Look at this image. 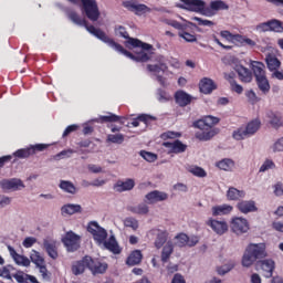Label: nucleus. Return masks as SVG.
I'll use <instances>...</instances> for the list:
<instances>
[{"instance_id": "obj_1", "label": "nucleus", "mask_w": 283, "mask_h": 283, "mask_svg": "<svg viewBox=\"0 0 283 283\" xmlns=\"http://www.w3.org/2000/svg\"><path fill=\"white\" fill-rule=\"evenodd\" d=\"M69 19H71V21H73V23H75L76 25H85L90 34H93V36H96L101 41H104V43H108V45L113 48V50H115L116 52H119V54H124V56H126L127 59H130L132 61H135V63H147V61L151 59V54L145 52V50L147 49L142 48V50L139 52H136V54L125 50L123 45L114 42V40H109V38L105 35V32L101 31L99 29H96L94 25L88 27L87 22L81 19L78 14H76V12L74 11H71L69 13Z\"/></svg>"}, {"instance_id": "obj_2", "label": "nucleus", "mask_w": 283, "mask_h": 283, "mask_svg": "<svg viewBox=\"0 0 283 283\" xmlns=\"http://www.w3.org/2000/svg\"><path fill=\"white\" fill-rule=\"evenodd\" d=\"M181 3H176V8L188 10V12H197L203 17H216L220 10H229V4L222 0H212L207 7L205 0H180Z\"/></svg>"}, {"instance_id": "obj_3", "label": "nucleus", "mask_w": 283, "mask_h": 283, "mask_svg": "<svg viewBox=\"0 0 283 283\" xmlns=\"http://www.w3.org/2000/svg\"><path fill=\"white\" fill-rule=\"evenodd\" d=\"M87 231L93 237V240L97 242V244H102L104 249H107L108 251H111V253H114L115 255H118L120 253V247H118V242H116V239L114 237H111L107 240V230L98 226V222H90Z\"/></svg>"}, {"instance_id": "obj_4", "label": "nucleus", "mask_w": 283, "mask_h": 283, "mask_svg": "<svg viewBox=\"0 0 283 283\" xmlns=\"http://www.w3.org/2000/svg\"><path fill=\"white\" fill-rule=\"evenodd\" d=\"M268 255L266 243H249L243 252L241 264L244 269H251L258 260H264Z\"/></svg>"}, {"instance_id": "obj_5", "label": "nucleus", "mask_w": 283, "mask_h": 283, "mask_svg": "<svg viewBox=\"0 0 283 283\" xmlns=\"http://www.w3.org/2000/svg\"><path fill=\"white\" fill-rule=\"evenodd\" d=\"M220 119L218 117H213L211 115L206 116L203 119H199L195 123V127L200 129V132L196 133V138L198 140H211L216 134H218V129L213 128L214 125H218Z\"/></svg>"}, {"instance_id": "obj_6", "label": "nucleus", "mask_w": 283, "mask_h": 283, "mask_svg": "<svg viewBox=\"0 0 283 283\" xmlns=\"http://www.w3.org/2000/svg\"><path fill=\"white\" fill-rule=\"evenodd\" d=\"M262 126V122L260 119H253L247 124V126L240 127L239 129L233 132L234 140H244V138H251L254 134H258L260 127Z\"/></svg>"}, {"instance_id": "obj_7", "label": "nucleus", "mask_w": 283, "mask_h": 283, "mask_svg": "<svg viewBox=\"0 0 283 283\" xmlns=\"http://www.w3.org/2000/svg\"><path fill=\"white\" fill-rule=\"evenodd\" d=\"M116 36H122L123 39H127L125 42L126 48L132 50V48H143V50H151V44H147L138 39L129 38L127 30L124 27H118L115 30Z\"/></svg>"}, {"instance_id": "obj_8", "label": "nucleus", "mask_w": 283, "mask_h": 283, "mask_svg": "<svg viewBox=\"0 0 283 283\" xmlns=\"http://www.w3.org/2000/svg\"><path fill=\"white\" fill-rule=\"evenodd\" d=\"M251 226L249 224V220L243 217H233L230 220V230L234 235H244V233H249Z\"/></svg>"}, {"instance_id": "obj_9", "label": "nucleus", "mask_w": 283, "mask_h": 283, "mask_svg": "<svg viewBox=\"0 0 283 283\" xmlns=\"http://www.w3.org/2000/svg\"><path fill=\"white\" fill-rule=\"evenodd\" d=\"M82 1V10L85 12L87 19L91 21H98V17H101V11H98V4L96 0H81Z\"/></svg>"}, {"instance_id": "obj_10", "label": "nucleus", "mask_w": 283, "mask_h": 283, "mask_svg": "<svg viewBox=\"0 0 283 283\" xmlns=\"http://www.w3.org/2000/svg\"><path fill=\"white\" fill-rule=\"evenodd\" d=\"M207 227L216 233V235H224L229 233V223L226 220H217L213 218H209L206 221Z\"/></svg>"}, {"instance_id": "obj_11", "label": "nucleus", "mask_w": 283, "mask_h": 283, "mask_svg": "<svg viewBox=\"0 0 283 283\" xmlns=\"http://www.w3.org/2000/svg\"><path fill=\"white\" fill-rule=\"evenodd\" d=\"M123 6L126 10H129V12L137 14V17H142V14H149V12H151V8L147 7V4L138 3L134 0L123 1Z\"/></svg>"}, {"instance_id": "obj_12", "label": "nucleus", "mask_w": 283, "mask_h": 283, "mask_svg": "<svg viewBox=\"0 0 283 283\" xmlns=\"http://www.w3.org/2000/svg\"><path fill=\"white\" fill-rule=\"evenodd\" d=\"M175 247H196L198 242H200V238L198 235H187L185 233H179L174 238Z\"/></svg>"}, {"instance_id": "obj_13", "label": "nucleus", "mask_w": 283, "mask_h": 283, "mask_svg": "<svg viewBox=\"0 0 283 283\" xmlns=\"http://www.w3.org/2000/svg\"><path fill=\"white\" fill-rule=\"evenodd\" d=\"M256 32H283L282 22L280 20H270L268 22H262L256 25Z\"/></svg>"}, {"instance_id": "obj_14", "label": "nucleus", "mask_w": 283, "mask_h": 283, "mask_svg": "<svg viewBox=\"0 0 283 283\" xmlns=\"http://www.w3.org/2000/svg\"><path fill=\"white\" fill-rule=\"evenodd\" d=\"M64 247H66L67 251H77L81 247V235L74 232H67L65 237L62 239Z\"/></svg>"}, {"instance_id": "obj_15", "label": "nucleus", "mask_w": 283, "mask_h": 283, "mask_svg": "<svg viewBox=\"0 0 283 283\" xmlns=\"http://www.w3.org/2000/svg\"><path fill=\"white\" fill-rule=\"evenodd\" d=\"M0 187L4 189V191H21V189H25V185L21 179H3L0 181Z\"/></svg>"}, {"instance_id": "obj_16", "label": "nucleus", "mask_w": 283, "mask_h": 283, "mask_svg": "<svg viewBox=\"0 0 283 283\" xmlns=\"http://www.w3.org/2000/svg\"><path fill=\"white\" fill-rule=\"evenodd\" d=\"M168 198L169 195H167V192L154 190L145 196L144 201L146 202V205H156L158 202H165V200H167Z\"/></svg>"}, {"instance_id": "obj_17", "label": "nucleus", "mask_w": 283, "mask_h": 283, "mask_svg": "<svg viewBox=\"0 0 283 283\" xmlns=\"http://www.w3.org/2000/svg\"><path fill=\"white\" fill-rule=\"evenodd\" d=\"M237 209L240 213L247 216L249 213H255V211H258V206L253 200H241L237 203Z\"/></svg>"}, {"instance_id": "obj_18", "label": "nucleus", "mask_w": 283, "mask_h": 283, "mask_svg": "<svg viewBox=\"0 0 283 283\" xmlns=\"http://www.w3.org/2000/svg\"><path fill=\"white\" fill-rule=\"evenodd\" d=\"M256 266L263 271L264 277H273V271H275V261L272 259L261 260L256 263Z\"/></svg>"}, {"instance_id": "obj_19", "label": "nucleus", "mask_w": 283, "mask_h": 283, "mask_svg": "<svg viewBox=\"0 0 283 283\" xmlns=\"http://www.w3.org/2000/svg\"><path fill=\"white\" fill-rule=\"evenodd\" d=\"M7 249L13 262L18 264V266H30L31 262L30 259H28V256L17 253V250H14L12 245H8Z\"/></svg>"}, {"instance_id": "obj_20", "label": "nucleus", "mask_w": 283, "mask_h": 283, "mask_svg": "<svg viewBox=\"0 0 283 283\" xmlns=\"http://www.w3.org/2000/svg\"><path fill=\"white\" fill-rule=\"evenodd\" d=\"M147 70H148V72L156 73L157 81H158V83H160V85H167V80H165V77L158 75V74H160V72H167V64H165V63L148 64Z\"/></svg>"}, {"instance_id": "obj_21", "label": "nucleus", "mask_w": 283, "mask_h": 283, "mask_svg": "<svg viewBox=\"0 0 283 283\" xmlns=\"http://www.w3.org/2000/svg\"><path fill=\"white\" fill-rule=\"evenodd\" d=\"M166 149H168V154H184L187 151V145L182 144L180 140L175 142H166L163 144Z\"/></svg>"}, {"instance_id": "obj_22", "label": "nucleus", "mask_w": 283, "mask_h": 283, "mask_svg": "<svg viewBox=\"0 0 283 283\" xmlns=\"http://www.w3.org/2000/svg\"><path fill=\"white\" fill-rule=\"evenodd\" d=\"M136 187V181L134 179L118 180L113 189L118 193H123V191H132Z\"/></svg>"}, {"instance_id": "obj_23", "label": "nucleus", "mask_w": 283, "mask_h": 283, "mask_svg": "<svg viewBox=\"0 0 283 283\" xmlns=\"http://www.w3.org/2000/svg\"><path fill=\"white\" fill-rule=\"evenodd\" d=\"M90 262H92L91 256H85L83 261H77L72 266V272L74 275H81L85 273V269H90Z\"/></svg>"}, {"instance_id": "obj_24", "label": "nucleus", "mask_w": 283, "mask_h": 283, "mask_svg": "<svg viewBox=\"0 0 283 283\" xmlns=\"http://www.w3.org/2000/svg\"><path fill=\"white\" fill-rule=\"evenodd\" d=\"M43 248L46 251L49 258H52V260H56L59 258V247L56 241L54 240H44L43 241Z\"/></svg>"}, {"instance_id": "obj_25", "label": "nucleus", "mask_w": 283, "mask_h": 283, "mask_svg": "<svg viewBox=\"0 0 283 283\" xmlns=\"http://www.w3.org/2000/svg\"><path fill=\"white\" fill-rule=\"evenodd\" d=\"M75 213H83V207L78 203H66L61 207L62 216H74Z\"/></svg>"}, {"instance_id": "obj_26", "label": "nucleus", "mask_w": 283, "mask_h": 283, "mask_svg": "<svg viewBox=\"0 0 283 283\" xmlns=\"http://www.w3.org/2000/svg\"><path fill=\"white\" fill-rule=\"evenodd\" d=\"M220 171L231 172L235 169V161L231 158H223L214 164Z\"/></svg>"}, {"instance_id": "obj_27", "label": "nucleus", "mask_w": 283, "mask_h": 283, "mask_svg": "<svg viewBox=\"0 0 283 283\" xmlns=\"http://www.w3.org/2000/svg\"><path fill=\"white\" fill-rule=\"evenodd\" d=\"M234 70L242 83H251V81H253V73H251L249 69L242 65H237Z\"/></svg>"}, {"instance_id": "obj_28", "label": "nucleus", "mask_w": 283, "mask_h": 283, "mask_svg": "<svg viewBox=\"0 0 283 283\" xmlns=\"http://www.w3.org/2000/svg\"><path fill=\"white\" fill-rule=\"evenodd\" d=\"M266 118L273 129H280V127H283V118L280 114L270 111L266 113Z\"/></svg>"}, {"instance_id": "obj_29", "label": "nucleus", "mask_w": 283, "mask_h": 283, "mask_svg": "<svg viewBox=\"0 0 283 283\" xmlns=\"http://www.w3.org/2000/svg\"><path fill=\"white\" fill-rule=\"evenodd\" d=\"M216 83H213V80L209 78V77H203L200 82H199V90L202 94H211V92H213V90H216Z\"/></svg>"}, {"instance_id": "obj_30", "label": "nucleus", "mask_w": 283, "mask_h": 283, "mask_svg": "<svg viewBox=\"0 0 283 283\" xmlns=\"http://www.w3.org/2000/svg\"><path fill=\"white\" fill-rule=\"evenodd\" d=\"M88 269L93 273V275H98L105 273L107 271V263H102L99 261H94V259H91V262L88 263Z\"/></svg>"}, {"instance_id": "obj_31", "label": "nucleus", "mask_w": 283, "mask_h": 283, "mask_svg": "<svg viewBox=\"0 0 283 283\" xmlns=\"http://www.w3.org/2000/svg\"><path fill=\"white\" fill-rule=\"evenodd\" d=\"M212 216L218 217V216H229L233 211V206L229 203H223L220 206H213L211 208Z\"/></svg>"}, {"instance_id": "obj_32", "label": "nucleus", "mask_w": 283, "mask_h": 283, "mask_svg": "<svg viewBox=\"0 0 283 283\" xmlns=\"http://www.w3.org/2000/svg\"><path fill=\"white\" fill-rule=\"evenodd\" d=\"M228 200H242L247 198V192L244 190H239L235 187H230L226 193Z\"/></svg>"}, {"instance_id": "obj_33", "label": "nucleus", "mask_w": 283, "mask_h": 283, "mask_svg": "<svg viewBox=\"0 0 283 283\" xmlns=\"http://www.w3.org/2000/svg\"><path fill=\"white\" fill-rule=\"evenodd\" d=\"M59 188L64 191V193H70L71 196H76V193H78V188H76L74 182L70 180H61Z\"/></svg>"}, {"instance_id": "obj_34", "label": "nucleus", "mask_w": 283, "mask_h": 283, "mask_svg": "<svg viewBox=\"0 0 283 283\" xmlns=\"http://www.w3.org/2000/svg\"><path fill=\"white\" fill-rule=\"evenodd\" d=\"M127 211H130V213H135L136 216H147V213H149V206H147V203L128 206Z\"/></svg>"}, {"instance_id": "obj_35", "label": "nucleus", "mask_w": 283, "mask_h": 283, "mask_svg": "<svg viewBox=\"0 0 283 283\" xmlns=\"http://www.w3.org/2000/svg\"><path fill=\"white\" fill-rule=\"evenodd\" d=\"M251 67L253 71V74L255 76V78H260L262 76H266V71H265V65L262 62H258V61H252L251 62Z\"/></svg>"}, {"instance_id": "obj_36", "label": "nucleus", "mask_w": 283, "mask_h": 283, "mask_svg": "<svg viewBox=\"0 0 283 283\" xmlns=\"http://www.w3.org/2000/svg\"><path fill=\"white\" fill-rule=\"evenodd\" d=\"M140 262H143V253L140 250H135L127 258L126 264H128V266H136V264H140Z\"/></svg>"}, {"instance_id": "obj_37", "label": "nucleus", "mask_w": 283, "mask_h": 283, "mask_svg": "<svg viewBox=\"0 0 283 283\" xmlns=\"http://www.w3.org/2000/svg\"><path fill=\"white\" fill-rule=\"evenodd\" d=\"M191 95L185 93L184 91L176 93V103L180 105V107H187V105L191 103Z\"/></svg>"}, {"instance_id": "obj_38", "label": "nucleus", "mask_w": 283, "mask_h": 283, "mask_svg": "<svg viewBox=\"0 0 283 283\" xmlns=\"http://www.w3.org/2000/svg\"><path fill=\"white\" fill-rule=\"evenodd\" d=\"M265 63H266L268 70H270V72L280 70V66L282 65L280 60H277V57H275V55H271V54L266 55Z\"/></svg>"}, {"instance_id": "obj_39", "label": "nucleus", "mask_w": 283, "mask_h": 283, "mask_svg": "<svg viewBox=\"0 0 283 283\" xmlns=\"http://www.w3.org/2000/svg\"><path fill=\"white\" fill-rule=\"evenodd\" d=\"M256 85L263 94H269L271 91V84H269V78H266V75L256 77Z\"/></svg>"}, {"instance_id": "obj_40", "label": "nucleus", "mask_w": 283, "mask_h": 283, "mask_svg": "<svg viewBox=\"0 0 283 283\" xmlns=\"http://www.w3.org/2000/svg\"><path fill=\"white\" fill-rule=\"evenodd\" d=\"M174 253V243L168 241L161 251V262H169L171 254Z\"/></svg>"}, {"instance_id": "obj_41", "label": "nucleus", "mask_w": 283, "mask_h": 283, "mask_svg": "<svg viewBox=\"0 0 283 283\" xmlns=\"http://www.w3.org/2000/svg\"><path fill=\"white\" fill-rule=\"evenodd\" d=\"M167 238H169V232L166 230H157V238L155 240L156 249H161L163 244L167 242Z\"/></svg>"}, {"instance_id": "obj_42", "label": "nucleus", "mask_w": 283, "mask_h": 283, "mask_svg": "<svg viewBox=\"0 0 283 283\" xmlns=\"http://www.w3.org/2000/svg\"><path fill=\"white\" fill-rule=\"evenodd\" d=\"M165 23L167 25H171V28H175V30H179L180 32L187 30L189 25H193V23L186 21V23H180L176 20H166Z\"/></svg>"}, {"instance_id": "obj_43", "label": "nucleus", "mask_w": 283, "mask_h": 283, "mask_svg": "<svg viewBox=\"0 0 283 283\" xmlns=\"http://www.w3.org/2000/svg\"><path fill=\"white\" fill-rule=\"evenodd\" d=\"M106 143H113L114 145H123V143H125V135L123 134L107 135Z\"/></svg>"}, {"instance_id": "obj_44", "label": "nucleus", "mask_w": 283, "mask_h": 283, "mask_svg": "<svg viewBox=\"0 0 283 283\" xmlns=\"http://www.w3.org/2000/svg\"><path fill=\"white\" fill-rule=\"evenodd\" d=\"M31 261L33 264H36V266H41L42 264H45V260L43 259V255L36 250H32L30 254Z\"/></svg>"}, {"instance_id": "obj_45", "label": "nucleus", "mask_w": 283, "mask_h": 283, "mask_svg": "<svg viewBox=\"0 0 283 283\" xmlns=\"http://www.w3.org/2000/svg\"><path fill=\"white\" fill-rule=\"evenodd\" d=\"M189 174L196 176L197 178H207V171L198 166H191L188 168Z\"/></svg>"}, {"instance_id": "obj_46", "label": "nucleus", "mask_w": 283, "mask_h": 283, "mask_svg": "<svg viewBox=\"0 0 283 283\" xmlns=\"http://www.w3.org/2000/svg\"><path fill=\"white\" fill-rule=\"evenodd\" d=\"M234 268H235V263L230 262L217 268V273L218 275H227V273H229L230 271H233Z\"/></svg>"}, {"instance_id": "obj_47", "label": "nucleus", "mask_w": 283, "mask_h": 283, "mask_svg": "<svg viewBox=\"0 0 283 283\" xmlns=\"http://www.w3.org/2000/svg\"><path fill=\"white\" fill-rule=\"evenodd\" d=\"M270 149L272 154H282L283 151V137L276 139L271 146Z\"/></svg>"}, {"instance_id": "obj_48", "label": "nucleus", "mask_w": 283, "mask_h": 283, "mask_svg": "<svg viewBox=\"0 0 283 283\" xmlns=\"http://www.w3.org/2000/svg\"><path fill=\"white\" fill-rule=\"evenodd\" d=\"M124 227H128L129 229H133V231H138V221L134 217H127L124 219Z\"/></svg>"}, {"instance_id": "obj_49", "label": "nucleus", "mask_w": 283, "mask_h": 283, "mask_svg": "<svg viewBox=\"0 0 283 283\" xmlns=\"http://www.w3.org/2000/svg\"><path fill=\"white\" fill-rule=\"evenodd\" d=\"M139 155L142 156V158H144V160H146L147 163H156V160H158V155L149 153V151H145L142 150L139 153Z\"/></svg>"}, {"instance_id": "obj_50", "label": "nucleus", "mask_w": 283, "mask_h": 283, "mask_svg": "<svg viewBox=\"0 0 283 283\" xmlns=\"http://www.w3.org/2000/svg\"><path fill=\"white\" fill-rule=\"evenodd\" d=\"M13 156H15V158H30V156H32V150L30 147L19 149L13 154Z\"/></svg>"}, {"instance_id": "obj_51", "label": "nucleus", "mask_w": 283, "mask_h": 283, "mask_svg": "<svg viewBox=\"0 0 283 283\" xmlns=\"http://www.w3.org/2000/svg\"><path fill=\"white\" fill-rule=\"evenodd\" d=\"M72 154H74L73 149H66V150H62L59 154H56L53 159L54 160H63V158H71Z\"/></svg>"}, {"instance_id": "obj_52", "label": "nucleus", "mask_w": 283, "mask_h": 283, "mask_svg": "<svg viewBox=\"0 0 283 283\" xmlns=\"http://www.w3.org/2000/svg\"><path fill=\"white\" fill-rule=\"evenodd\" d=\"M269 169H275V163H273L271 159L265 160L260 167L259 171L264 174V171H269Z\"/></svg>"}, {"instance_id": "obj_53", "label": "nucleus", "mask_w": 283, "mask_h": 283, "mask_svg": "<svg viewBox=\"0 0 283 283\" xmlns=\"http://www.w3.org/2000/svg\"><path fill=\"white\" fill-rule=\"evenodd\" d=\"M184 41H187V43H196L197 39L196 35L189 33V32H179L178 33Z\"/></svg>"}, {"instance_id": "obj_54", "label": "nucleus", "mask_w": 283, "mask_h": 283, "mask_svg": "<svg viewBox=\"0 0 283 283\" xmlns=\"http://www.w3.org/2000/svg\"><path fill=\"white\" fill-rule=\"evenodd\" d=\"M31 149V154L34 155L36 151H45L50 147L48 144H36L29 146Z\"/></svg>"}, {"instance_id": "obj_55", "label": "nucleus", "mask_w": 283, "mask_h": 283, "mask_svg": "<svg viewBox=\"0 0 283 283\" xmlns=\"http://www.w3.org/2000/svg\"><path fill=\"white\" fill-rule=\"evenodd\" d=\"M14 280H17V282L19 283H28V277H30L29 274H25L23 272H17L14 275H13Z\"/></svg>"}, {"instance_id": "obj_56", "label": "nucleus", "mask_w": 283, "mask_h": 283, "mask_svg": "<svg viewBox=\"0 0 283 283\" xmlns=\"http://www.w3.org/2000/svg\"><path fill=\"white\" fill-rule=\"evenodd\" d=\"M11 265L3 266L0 269V277H6L7 280H12V275H10Z\"/></svg>"}, {"instance_id": "obj_57", "label": "nucleus", "mask_w": 283, "mask_h": 283, "mask_svg": "<svg viewBox=\"0 0 283 283\" xmlns=\"http://www.w3.org/2000/svg\"><path fill=\"white\" fill-rule=\"evenodd\" d=\"M12 203V199L10 197L0 195V209H4V207H9Z\"/></svg>"}, {"instance_id": "obj_58", "label": "nucleus", "mask_w": 283, "mask_h": 283, "mask_svg": "<svg viewBox=\"0 0 283 283\" xmlns=\"http://www.w3.org/2000/svg\"><path fill=\"white\" fill-rule=\"evenodd\" d=\"M192 21H198L199 25H205L207 28H211L212 25H214L213 21L203 20L202 18H198V17L192 18Z\"/></svg>"}, {"instance_id": "obj_59", "label": "nucleus", "mask_w": 283, "mask_h": 283, "mask_svg": "<svg viewBox=\"0 0 283 283\" xmlns=\"http://www.w3.org/2000/svg\"><path fill=\"white\" fill-rule=\"evenodd\" d=\"M273 192H274V196H276L277 198H281V196H283V184L276 182L273 186Z\"/></svg>"}, {"instance_id": "obj_60", "label": "nucleus", "mask_w": 283, "mask_h": 283, "mask_svg": "<svg viewBox=\"0 0 283 283\" xmlns=\"http://www.w3.org/2000/svg\"><path fill=\"white\" fill-rule=\"evenodd\" d=\"M33 244H36V239L34 237H28L24 239V241L22 242V245L25 249H30Z\"/></svg>"}, {"instance_id": "obj_61", "label": "nucleus", "mask_w": 283, "mask_h": 283, "mask_svg": "<svg viewBox=\"0 0 283 283\" xmlns=\"http://www.w3.org/2000/svg\"><path fill=\"white\" fill-rule=\"evenodd\" d=\"M163 140H168V138H180V133L166 132L161 135Z\"/></svg>"}, {"instance_id": "obj_62", "label": "nucleus", "mask_w": 283, "mask_h": 283, "mask_svg": "<svg viewBox=\"0 0 283 283\" xmlns=\"http://www.w3.org/2000/svg\"><path fill=\"white\" fill-rule=\"evenodd\" d=\"M245 96H247V98L249 99V103H252V105L255 104V103H258V95H255V92H253V91H248V92L245 93Z\"/></svg>"}, {"instance_id": "obj_63", "label": "nucleus", "mask_w": 283, "mask_h": 283, "mask_svg": "<svg viewBox=\"0 0 283 283\" xmlns=\"http://www.w3.org/2000/svg\"><path fill=\"white\" fill-rule=\"evenodd\" d=\"M272 229L277 233H283V221H273Z\"/></svg>"}, {"instance_id": "obj_64", "label": "nucleus", "mask_w": 283, "mask_h": 283, "mask_svg": "<svg viewBox=\"0 0 283 283\" xmlns=\"http://www.w3.org/2000/svg\"><path fill=\"white\" fill-rule=\"evenodd\" d=\"M170 283H187V281L185 280V276L180 273H176L174 276H172V280Z\"/></svg>"}]
</instances>
